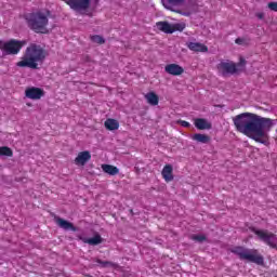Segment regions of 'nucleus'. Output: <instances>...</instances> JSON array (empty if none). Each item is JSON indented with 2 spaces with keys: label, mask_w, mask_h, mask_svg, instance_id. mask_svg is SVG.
I'll return each mask as SVG.
<instances>
[{
  "label": "nucleus",
  "mask_w": 277,
  "mask_h": 277,
  "mask_svg": "<svg viewBox=\"0 0 277 277\" xmlns=\"http://www.w3.org/2000/svg\"><path fill=\"white\" fill-rule=\"evenodd\" d=\"M24 18L29 29L35 31V34H49V29H47L49 25V16L47 13L37 11L26 14Z\"/></svg>",
  "instance_id": "3"
},
{
  "label": "nucleus",
  "mask_w": 277,
  "mask_h": 277,
  "mask_svg": "<svg viewBox=\"0 0 277 277\" xmlns=\"http://www.w3.org/2000/svg\"><path fill=\"white\" fill-rule=\"evenodd\" d=\"M26 98H30V101H40L42 96H44V90L37 87H30L25 90Z\"/></svg>",
  "instance_id": "10"
},
{
  "label": "nucleus",
  "mask_w": 277,
  "mask_h": 277,
  "mask_svg": "<svg viewBox=\"0 0 277 277\" xmlns=\"http://www.w3.org/2000/svg\"><path fill=\"white\" fill-rule=\"evenodd\" d=\"M229 252L240 259V261H248L255 265H265V258L259 253L256 249H248L243 246H235L229 248Z\"/></svg>",
  "instance_id": "4"
},
{
  "label": "nucleus",
  "mask_w": 277,
  "mask_h": 277,
  "mask_svg": "<svg viewBox=\"0 0 277 277\" xmlns=\"http://www.w3.org/2000/svg\"><path fill=\"white\" fill-rule=\"evenodd\" d=\"M173 168L172 164H166L162 169V179L166 181V183H170L174 181V175L172 174Z\"/></svg>",
  "instance_id": "15"
},
{
  "label": "nucleus",
  "mask_w": 277,
  "mask_h": 277,
  "mask_svg": "<svg viewBox=\"0 0 277 277\" xmlns=\"http://www.w3.org/2000/svg\"><path fill=\"white\" fill-rule=\"evenodd\" d=\"M187 49H189V51H194L195 53H207L209 51V48L200 42H188Z\"/></svg>",
  "instance_id": "13"
},
{
  "label": "nucleus",
  "mask_w": 277,
  "mask_h": 277,
  "mask_svg": "<svg viewBox=\"0 0 277 277\" xmlns=\"http://www.w3.org/2000/svg\"><path fill=\"white\" fill-rule=\"evenodd\" d=\"M0 156L1 157H14V151H12V148L8 146L0 147Z\"/></svg>",
  "instance_id": "22"
},
{
  "label": "nucleus",
  "mask_w": 277,
  "mask_h": 277,
  "mask_svg": "<svg viewBox=\"0 0 277 277\" xmlns=\"http://www.w3.org/2000/svg\"><path fill=\"white\" fill-rule=\"evenodd\" d=\"M235 43H236V44H239V45L246 44V39H243V38H237V39L235 40Z\"/></svg>",
  "instance_id": "27"
},
{
  "label": "nucleus",
  "mask_w": 277,
  "mask_h": 277,
  "mask_svg": "<svg viewBox=\"0 0 277 277\" xmlns=\"http://www.w3.org/2000/svg\"><path fill=\"white\" fill-rule=\"evenodd\" d=\"M56 224L60 226V228H63V230H71L72 233H77V227L71 222H68L62 217L56 219Z\"/></svg>",
  "instance_id": "14"
},
{
  "label": "nucleus",
  "mask_w": 277,
  "mask_h": 277,
  "mask_svg": "<svg viewBox=\"0 0 277 277\" xmlns=\"http://www.w3.org/2000/svg\"><path fill=\"white\" fill-rule=\"evenodd\" d=\"M91 41L95 42L96 44H105V39L100 35L91 36Z\"/></svg>",
  "instance_id": "23"
},
{
  "label": "nucleus",
  "mask_w": 277,
  "mask_h": 277,
  "mask_svg": "<svg viewBox=\"0 0 277 277\" xmlns=\"http://www.w3.org/2000/svg\"><path fill=\"white\" fill-rule=\"evenodd\" d=\"M27 44V41L22 40L18 41L16 39H11L9 41H0V50L4 51L6 55H18L21 53V49Z\"/></svg>",
  "instance_id": "5"
},
{
  "label": "nucleus",
  "mask_w": 277,
  "mask_h": 277,
  "mask_svg": "<svg viewBox=\"0 0 277 277\" xmlns=\"http://www.w3.org/2000/svg\"><path fill=\"white\" fill-rule=\"evenodd\" d=\"M96 263H98V265H102V267H114L116 265L113 262L102 260H97Z\"/></svg>",
  "instance_id": "25"
},
{
  "label": "nucleus",
  "mask_w": 277,
  "mask_h": 277,
  "mask_svg": "<svg viewBox=\"0 0 277 277\" xmlns=\"http://www.w3.org/2000/svg\"><path fill=\"white\" fill-rule=\"evenodd\" d=\"M245 64H246V60L240 58V63L238 64V66H245Z\"/></svg>",
  "instance_id": "29"
},
{
  "label": "nucleus",
  "mask_w": 277,
  "mask_h": 277,
  "mask_svg": "<svg viewBox=\"0 0 277 277\" xmlns=\"http://www.w3.org/2000/svg\"><path fill=\"white\" fill-rule=\"evenodd\" d=\"M145 100L147 101L148 105H159V95L153 91L145 94Z\"/></svg>",
  "instance_id": "17"
},
{
  "label": "nucleus",
  "mask_w": 277,
  "mask_h": 277,
  "mask_svg": "<svg viewBox=\"0 0 277 277\" xmlns=\"http://www.w3.org/2000/svg\"><path fill=\"white\" fill-rule=\"evenodd\" d=\"M164 71L168 72V75H172L173 77H180V75L185 72V69L181 65L173 63L166 65Z\"/></svg>",
  "instance_id": "11"
},
{
  "label": "nucleus",
  "mask_w": 277,
  "mask_h": 277,
  "mask_svg": "<svg viewBox=\"0 0 277 277\" xmlns=\"http://www.w3.org/2000/svg\"><path fill=\"white\" fill-rule=\"evenodd\" d=\"M236 131L247 135L250 140L264 144H269V131L274 127V120L261 117L254 113H241L233 117Z\"/></svg>",
  "instance_id": "1"
},
{
  "label": "nucleus",
  "mask_w": 277,
  "mask_h": 277,
  "mask_svg": "<svg viewBox=\"0 0 277 277\" xmlns=\"http://www.w3.org/2000/svg\"><path fill=\"white\" fill-rule=\"evenodd\" d=\"M192 140L198 142L199 144H209L211 142V136L207 134L196 133L192 136Z\"/></svg>",
  "instance_id": "20"
},
{
  "label": "nucleus",
  "mask_w": 277,
  "mask_h": 277,
  "mask_svg": "<svg viewBox=\"0 0 277 277\" xmlns=\"http://www.w3.org/2000/svg\"><path fill=\"white\" fill-rule=\"evenodd\" d=\"M190 239L193 241H198L199 243H202V241H207V236H205V235H193V236H190Z\"/></svg>",
  "instance_id": "24"
},
{
  "label": "nucleus",
  "mask_w": 277,
  "mask_h": 277,
  "mask_svg": "<svg viewBox=\"0 0 277 277\" xmlns=\"http://www.w3.org/2000/svg\"><path fill=\"white\" fill-rule=\"evenodd\" d=\"M180 123H181V127H185L186 129H188V127H192V124L185 120H182Z\"/></svg>",
  "instance_id": "28"
},
{
  "label": "nucleus",
  "mask_w": 277,
  "mask_h": 277,
  "mask_svg": "<svg viewBox=\"0 0 277 277\" xmlns=\"http://www.w3.org/2000/svg\"><path fill=\"white\" fill-rule=\"evenodd\" d=\"M267 8H269L272 12H277V2H269Z\"/></svg>",
  "instance_id": "26"
},
{
  "label": "nucleus",
  "mask_w": 277,
  "mask_h": 277,
  "mask_svg": "<svg viewBox=\"0 0 277 277\" xmlns=\"http://www.w3.org/2000/svg\"><path fill=\"white\" fill-rule=\"evenodd\" d=\"M194 124H195L196 129H198L199 131H205V130L211 129V123H209V121H207V119H205V118L195 119Z\"/></svg>",
  "instance_id": "16"
},
{
  "label": "nucleus",
  "mask_w": 277,
  "mask_h": 277,
  "mask_svg": "<svg viewBox=\"0 0 277 277\" xmlns=\"http://www.w3.org/2000/svg\"><path fill=\"white\" fill-rule=\"evenodd\" d=\"M81 240L83 243H89V246H98L100 243H103V237L98 234L92 238H81Z\"/></svg>",
  "instance_id": "18"
},
{
  "label": "nucleus",
  "mask_w": 277,
  "mask_h": 277,
  "mask_svg": "<svg viewBox=\"0 0 277 277\" xmlns=\"http://www.w3.org/2000/svg\"><path fill=\"white\" fill-rule=\"evenodd\" d=\"M102 170L106 174H109L110 176H116V174L120 173V170L118 167L111 166V164H102Z\"/></svg>",
  "instance_id": "21"
},
{
  "label": "nucleus",
  "mask_w": 277,
  "mask_h": 277,
  "mask_svg": "<svg viewBox=\"0 0 277 277\" xmlns=\"http://www.w3.org/2000/svg\"><path fill=\"white\" fill-rule=\"evenodd\" d=\"M90 159H92V154L89 150L80 151L75 158L74 163L76 166H85Z\"/></svg>",
  "instance_id": "12"
},
{
  "label": "nucleus",
  "mask_w": 277,
  "mask_h": 277,
  "mask_svg": "<svg viewBox=\"0 0 277 277\" xmlns=\"http://www.w3.org/2000/svg\"><path fill=\"white\" fill-rule=\"evenodd\" d=\"M104 127L108 130V131H118V129H120V123L118 122V120L116 119H107L104 122Z\"/></svg>",
  "instance_id": "19"
},
{
  "label": "nucleus",
  "mask_w": 277,
  "mask_h": 277,
  "mask_svg": "<svg viewBox=\"0 0 277 277\" xmlns=\"http://www.w3.org/2000/svg\"><path fill=\"white\" fill-rule=\"evenodd\" d=\"M239 65L233 61H221L216 65V70L221 77H230L232 75H237L239 72Z\"/></svg>",
  "instance_id": "6"
},
{
  "label": "nucleus",
  "mask_w": 277,
  "mask_h": 277,
  "mask_svg": "<svg viewBox=\"0 0 277 277\" xmlns=\"http://www.w3.org/2000/svg\"><path fill=\"white\" fill-rule=\"evenodd\" d=\"M47 60V50L36 43H31L25 51L24 57L16 63L18 68H31L38 70V64Z\"/></svg>",
  "instance_id": "2"
},
{
  "label": "nucleus",
  "mask_w": 277,
  "mask_h": 277,
  "mask_svg": "<svg viewBox=\"0 0 277 277\" xmlns=\"http://www.w3.org/2000/svg\"><path fill=\"white\" fill-rule=\"evenodd\" d=\"M258 18H260V19L264 18V14L263 13H258Z\"/></svg>",
  "instance_id": "30"
},
{
  "label": "nucleus",
  "mask_w": 277,
  "mask_h": 277,
  "mask_svg": "<svg viewBox=\"0 0 277 277\" xmlns=\"http://www.w3.org/2000/svg\"><path fill=\"white\" fill-rule=\"evenodd\" d=\"M156 27L158 31L162 34H174V31H183L185 29V24H169L168 22H157Z\"/></svg>",
  "instance_id": "9"
},
{
  "label": "nucleus",
  "mask_w": 277,
  "mask_h": 277,
  "mask_svg": "<svg viewBox=\"0 0 277 277\" xmlns=\"http://www.w3.org/2000/svg\"><path fill=\"white\" fill-rule=\"evenodd\" d=\"M253 233L261 239V241H264L266 246H269V248H277L276 234L262 229H253Z\"/></svg>",
  "instance_id": "8"
},
{
  "label": "nucleus",
  "mask_w": 277,
  "mask_h": 277,
  "mask_svg": "<svg viewBox=\"0 0 277 277\" xmlns=\"http://www.w3.org/2000/svg\"><path fill=\"white\" fill-rule=\"evenodd\" d=\"M185 3V0H162V5L166 10L170 12H174L175 14H181V16H192V11L189 10H181V5Z\"/></svg>",
  "instance_id": "7"
}]
</instances>
